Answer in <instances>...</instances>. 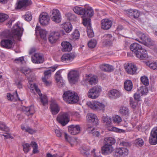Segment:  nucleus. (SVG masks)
<instances>
[{
  "instance_id": "obj_37",
  "label": "nucleus",
  "mask_w": 157,
  "mask_h": 157,
  "mask_svg": "<svg viewBox=\"0 0 157 157\" xmlns=\"http://www.w3.org/2000/svg\"><path fill=\"white\" fill-rule=\"evenodd\" d=\"M104 141L105 144L110 145L112 146V145L115 143L116 141L113 137H107L105 138Z\"/></svg>"
},
{
  "instance_id": "obj_57",
  "label": "nucleus",
  "mask_w": 157,
  "mask_h": 157,
  "mask_svg": "<svg viewBox=\"0 0 157 157\" xmlns=\"http://www.w3.org/2000/svg\"><path fill=\"white\" fill-rule=\"evenodd\" d=\"M22 73H23L26 76H28L27 75H30L31 74V70L29 69L24 68L22 70Z\"/></svg>"
},
{
  "instance_id": "obj_60",
  "label": "nucleus",
  "mask_w": 157,
  "mask_h": 157,
  "mask_svg": "<svg viewBox=\"0 0 157 157\" xmlns=\"http://www.w3.org/2000/svg\"><path fill=\"white\" fill-rule=\"evenodd\" d=\"M55 132L57 136L59 137H60L63 134L64 135V133H62L61 131L58 129H56L55 130Z\"/></svg>"
},
{
  "instance_id": "obj_64",
  "label": "nucleus",
  "mask_w": 157,
  "mask_h": 157,
  "mask_svg": "<svg viewBox=\"0 0 157 157\" xmlns=\"http://www.w3.org/2000/svg\"><path fill=\"white\" fill-rule=\"evenodd\" d=\"M24 60V58L23 57H19L18 58H16L15 59L14 61L17 63H19L21 62Z\"/></svg>"
},
{
  "instance_id": "obj_15",
  "label": "nucleus",
  "mask_w": 157,
  "mask_h": 157,
  "mask_svg": "<svg viewBox=\"0 0 157 157\" xmlns=\"http://www.w3.org/2000/svg\"><path fill=\"white\" fill-rule=\"evenodd\" d=\"M50 105L51 112L52 114L56 115L59 111L60 108L56 101L54 100L51 101Z\"/></svg>"
},
{
  "instance_id": "obj_41",
  "label": "nucleus",
  "mask_w": 157,
  "mask_h": 157,
  "mask_svg": "<svg viewBox=\"0 0 157 157\" xmlns=\"http://www.w3.org/2000/svg\"><path fill=\"white\" fill-rule=\"evenodd\" d=\"M0 130L5 132L6 133L9 131V128L6 125L5 123L1 122H0Z\"/></svg>"
},
{
  "instance_id": "obj_40",
  "label": "nucleus",
  "mask_w": 157,
  "mask_h": 157,
  "mask_svg": "<svg viewBox=\"0 0 157 157\" xmlns=\"http://www.w3.org/2000/svg\"><path fill=\"white\" fill-rule=\"evenodd\" d=\"M97 111H99L101 110L103 111L104 110L105 105L102 103L96 101Z\"/></svg>"
},
{
  "instance_id": "obj_31",
  "label": "nucleus",
  "mask_w": 157,
  "mask_h": 157,
  "mask_svg": "<svg viewBox=\"0 0 157 157\" xmlns=\"http://www.w3.org/2000/svg\"><path fill=\"white\" fill-rule=\"evenodd\" d=\"M128 15L129 16L135 18H138L140 15L139 11L136 10H130L128 13Z\"/></svg>"
},
{
  "instance_id": "obj_63",
  "label": "nucleus",
  "mask_w": 157,
  "mask_h": 157,
  "mask_svg": "<svg viewBox=\"0 0 157 157\" xmlns=\"http://www.w3.org/2000/svg\"><path fill=\"white\" fill-rule=\"evenodd\" d=\"M134 100L139 101L140 98V94L135 93L134 96Z\"/></svg>"
},
{
  "instance_id": "obj_3",
  "label": "nucleus",
  "mask_w": 157,
  "mask_h": 157,
  "mask_svg": "<svg viewBox=\"0 0 157 157\" xmlns=\"http://www.w3.org/2000/svg\"><path fill=\"white\" fill-rule=\"evenodd\" d=\"M130 48L134 52L136 56L140 59H145L148 58L147 52L139 44L133 43L131 45Z\"/></svg>"
},
{
  "instance_id": "obj_53",
  "label": "nucleus",
  "mask_w": 157,
  "mask_h": 157,
  "mask_svg": "<svg viewBox=\"0 0 157 157\" xmlns=\"http://www.w3.org/2000/svg\"><path fill=\"white\" fill-rule=\"evenodd\" d=\"M8 16L3 13H0V22H3L8 18Z\"/></svg>"
},
{
  "instance_id": "obj_34",
  "label": "nucleus",
  "mask_w": 157,
  "mask_h": 157,
  "mask_svg": "<svg viewBox=\"0 0 157 157\" xmlns=\"http://www.w3.org/2000/svg\"><path fill=\"white\" fill-rule=\"evenodd\" d=\"M40 97V101L43 105H45L48 104L47 98L45 95H43L40 91L38 93Z\"/></svg>"
},
{
  "instance_id": "obj_17",
  "label": "nucleus",
  "mask_w": 157,
  "mask_h": 157,
  "mask_svg": "<svg viewBox=\"0 0 157 157\" xmlns=\"http://www.w3.org/2000/svg\"><path fill=\"white\" fill-rule=\"evenodd\" d=\"M75 56L74 53H70L64 54L61 58L63 62L70 63L74 59Z\"/></svg>"
},
{
  "instance_id": "obj_4",
  "label": "nucleus",
  "mask_w": 157,
  "mask_h": 157,
  "mask_svg": "<svg viewBox=\"0 0 157 157\" xmlns=\"http://www.w3.org/2000/svg\"><path fill=\"white\" fill-rule=\"evenodd\" d=\"M63 100L70 104L77 102L79 97L76 93L70 90L65 92L63 95Z\"/></svg>"
},
{
  "instance_id": "obj_8",
  "label": "nucleus",
  "mask_w": 157,
  "mask_h": 157,
  "mask_svg": "<svg viewBox=\"0 0 157 157\" xmlns=\"http://www.w3.org/2000/svg\"><path fill=\"white\" fill-rule=\"evenodd\" d=\"M149 142L152 145H155L157 143V127H154L152 130L149 138Z\"/></svg>"
},
{
  "instance_id": "obj_59",
  "label": "nucleus",
  "mask_w": 157,
  "mask_h": 157,
  "mask_svg": "<svg viewBox=\"0 0 157 157\" xmlns=\"http://www.w3.org/2000/svg\"><path fill=\"white\" fill-rule=\"evenodd\" d=\"M47 78H42L43 82L44 83V84L47 86H50L51 84V82L47 80Z\"/></svg>"
},
{
  "instance_id": "obj_20",
  "label": "nucleus",
  "mask_w": 157,
  "mask_h": 157,
  "mask_svg": "<svg viewBox=\"0 0 157 157\" xmlns=\"http://www.w3.org/2000/svg\"><path fill=\"white\" fill-rule=\"evenodd\" d=\"M59 34L58 32H53L51 33L48 37L49 41L53 44L55 43L59 38Z\"/></svg>"
},
{
  "instance_id": "obj_36",
  "label": "nucleus",
  "mask_w": 157,
  "mask_h": 157,
  "mask_svg": "<svg viewBox=\"0 0 157 157\" xmlns=\"http://www.w3.org/2000/svg\"><path fill=\"white\" fill-rule=\"evenodd\" d=\"M105 38V44L106 45H110L112 44V40H113L112 36L110 34H106L104 36Z\"/></svg>"
},
{
  "instance_id": "obj_58",
  "label": "nucleus",
  "mask_w": 157,
  "mask_h": 157,
  "mask_svg": "<svg viewBox=\"0 0 157 157\" xmlns=\"http://www.w3.org/2000/svg\"><path fill=\"white\" fill-rule=\"evenodd\" d=\"M141 93L143 95H145L148 92V90L146 86L143 87L141 89Z\"/></svg>"
},
{
  "instance_id": "obj_42",
  "label": "nucleus",
  "mask_w": 157,
  "mask_h": 157,
  "mask_svg": "<svg viewBox=\"0 0 157 157\" xmlns=\"http://www.w3.org/2000/svg\"><path fill=\"white\" fill-rule=\"evenodd\" d=\"M68 19L70 21H75L76 20L77 17L75 15L70 13H68L66 15Z\"/></svg>"
},
{
  "instance_id": "obj_45",
  "label": "nucleus",
  "mask_w": 157,
  "mask_h": 157,
  "mask_svg": "<svg viewBox=\"0 0 157 157\" xmlns=\"http://www.w3.org/2000/svg\"><path fill=\"white\" fill-rule=\"evenodd\" d=\"M130 104L131 107L133 109H135L137 107L138 103L137 101L133 100L131 98L130 99Z\"/></svg>"
},
{
  "instance_id": "obj_27",
  "label": "nucleus",
  "mask_w": 157,
  "mask_h": 157,
  "mask_svg": "<svg viewBox=\"0 0 157 157\" xmlns=\"http://www.w3.org/2000/svg\"><path fill=\"white\" fill-rule=\"evenodd\" d=\"M85 81L86 83H89L91 85H95L98 81L97 77L94 76L86 78Z\"/></svg>"
},
{
  "instance_id": "obj_5",
  "label": "nucleus",
  "mask_w": 157,
  "mask_h": 157,
  "mask_svg": "<svg viewBox=\"0 0 157 157\" xmlns=\"http://www.w3.org/2000/svg\"><path fill=\"white\" fill-rule=\"evenodd\" d=\"M101 91V87L100 86H95L89 90L87 93L88 97L92 99H97L99 97Z\"/></svg>"
},
{
  "instance_id": "obj_2",
  "label": "nucleus",
  "mask_w": 157,
  "mask_h": 157,
  "mask_svg": "<svg viewBox=\"0 0 157 157\" xmlns=\"http://www.w3.org/2000/svg\"><path fill=\"white\" fill-rule=\"evenodd\" d=\"M74 12L78 15H82L83 18V24L85 26H87V33L89 37L94 36V33L91 29V19L86 17H91L94 14L93 10L91 8H84L78 6H75L73 9Z\"/></svg>"
},
{
  "instance_id": "obj_11",
  "label": "nucleus",
  "mask_w": 157,
  "mask_h": 157,
  "mask_svg": "<svg viewBox=\"0 0 157 157\" xmlns=\"http://www.w3.org/2000/svg\"><path fill=\"white\" fill-rule=\"evenodd\" d=\"M128 150L126 148L119 147L116 149L115 155L117 156L125 157L128 155Z\"/></svg>"
},
{
  "instance_id": "obj_7",
  "label": "nucleus",
  "mask_w": 157,
  "mask_h": 157,
  "mask_svg": "<svg viewBox=\"0 0 157 157\" xmlns=\"http://www.w3.org/2000/svg\"><path fill=\"white\" fill-rule=\"evenodd\" d=\"M51 17L52 20L57 23H59L61 21V15L59 11L56 9H53L51 12Z\"/></svg>"
},
{
  "instance_id": "obj_33",
  "label": "nucleus",
  "mask_w": 157,
  "mask_h": 157,
  "mask_svg": "<svg viewBox=\"0 0 157 157\" xmlns=\"http://www.w3.org/2000/svg\"><path fill=\"white\" fill-rule=\"evenodd\" d=\"M132 87V83L131 80H127L124 82V87L126 90L128 91H131Z\"/></svg>"
},
{
  "instance_id": "obj_26",
  "label": "nucleus",
  "mask_w": 157,
  "mask_h": 157,
  "mask_svg": "<svg viewBox=\"0 0 157 157\" xmlns=\"http://www.w3.org/2000/svg\"><path fill=\"white\" fill-rule=\"evenodd\" d=\"M137 35L140 38V40H139V42L146 45L147 44L146 42L147 37L144 34L140 32H138L137 33Z\"/></svg>"
},
{
  "instance_id": "obj_61",
  "label": "nucleus",
  "mask_w": 157,
  "mask_h": 157,
  "mask_svg": "<svg viewBox=\"0 0 157 157\" xmlns=\"http://www.w3.org/2000/svg\"><path fill=\"white\" fill-rule=\"evenodd\" d=\"M95 129L92 127L88 126L86 130L89 133H92L94 130Z\"/></svg>"
},
{
  "instance_id": "obj_13",
  "label": "nucleus",
  "mask_w": 157,
  "mask_h": 157,
  "mask_svg": "<svg viewBox=\"0 0 157 157\" xmlns=\"http://www.w3.org/2000/svg\"><path fill=\"white\" fill-rule=\"evenodd\" d=\"M32 60L34 63H42L44 60L43 56L40 53H36L32 57Z\"/></svg>"
},
{
  "instance_id": "obj_47",
  "label": "nucleus",
  "mask_w": 157,
  "mask_h": 157,
  "mask_svg": "<svg viewBox=\"0 0 157 157\" xmlns=\"http://www.w3.org/2000/svg\"><path fill=\"white\" fill-rule=\"evenodd\" d=\"M134 143L137 146L141 147L144 145V142L142 139L138 138L135 140Z\"/></svg>"
},
{
  "instance_id": "obj_48",
  "label": "nucleus",
  "mask_w": 157,
  "mask_h": 157,
  "mask_svg": "<svg viewBox=\"0 0 157 157\" xmlns=\"http://www.w3.org/2000/svg\"><path fill=\"white\" fill-rule=\"evenodd\" d=\"M97 43V41L96 40L94 39H92L88 43V47L90 48H93L95 46Z\"/></svg>"
},
{
  "instance_id": "obj_12",
  "label": "nucleus",
  "mask_w": 157,
  "mask_h": 157,
  "mask_svg": "<svg viewBox=\"0 0 157 157\" xmlns=\"http://www.w3.org/2000/svg\"><path fill=\"white\" fill-rule=\"evenodd\" d=\"M126 71L128 73L131 75L135 74L137 70V68L135 65L131 63L126 64L124 66Z\"/></svg>"
},
{
  "instance_id": "obj_25",
  "label": "nucleus",
  "mask_w": 157,
  "mask_h": 157,
  "mask_svg": "<svg viewBox=\"0 0 157 157\" xmlns=\"http://www.w3.org/2000/svg\"><path fill=\"white\" fill-rule=\"evenodd\" d=\"M55 78L57 81L59 86L61 87L63 85L64 83L62 80V77L60 75V71H57L55 75Z\"/></svg>"
},
{
  "instance_id": "obj_10",
  "label": "nucleus",
  "mask_w": 157,
  "mask_h": 157,
  "mask_svg": "<svg viewBox=\"0 0 157 157\" xmlns=\"http://www.w3.org/2000/svg\"><path fill=\"white\" fill-rule=\"evenodd\" d=\"M49 20V17L47 13H42L40 14L39 21L42 25H48Z\"/></svg>"
},
{
  "instance_id": "obj_30",
  "label": "nucleus",
  "mask_w": 157,
  "mask_h": 157,
  "mask_svg": "<svg viewBox=\"0 0 157 157\" xmlns=\"http://www.w3.org/2000/svg\"><path fill=\"white\" fill-rule=\"evenodd\" d=\"M57 67L54 66L53 67H51L50 69L45 71L44 72V76L42 78H48L51 76V72L54 71L57 68Z\"/></svg>"
},
{
  "instance_id": "obj_51",
  "label": "nucleus",
  "mask_w": 157,
  "mask_h": 157,
  "mask_svg": "<svg viewBox=\"0 0 157 157\" xmlns=\"http://www.w3.org/2000/svg\"><path fill=\"white\" fill-rule=\"evenodd\" d=\"M72 37L73 39H77L80 36L79 32L77 30H75L72 34Z\"/></svg>"
},
{
  "instance_id": "obj_29",
  "label": "nucleus",
  "mask_w": 157,
  "mask_h": 157,
  "mask_svg": "<svg viewBox=\"0 0 157 157\" xmlns=\"http://www.w3.org/2000/svg\"><path fill=\"white\" fill-rule=\"evenodd\" d=\"M119 112L121 114L127 117L129 115V110L128 108L122 106L121 107L119 110Z\"/></svg>"
},
{
  "instance_id": "obj_62",
  "label": "nucleus",
  "mask_w": 157,
  "mask_h": 157,
  "mask_svg": "<svg viewBox=\"0 0 157 157\" xmlns=\"http://www.w3.org/2000/svg\"><path fill=\"white\" fill-rule=\"evenodd\" d=\"M26 132L30 134H33L34 132V131L29 127H27Z\"/></svg>"
},
{
  "instance_id": "obj_14",
  "label": "nucleus",
  "mask_w": 157,
  "mask_h": 157,
  "mask_svg": "<svg viewBox=\"0 0 157 157\" xmlns=\"http://www.w3.org/2000/svg\"><path fill=\"white\" fill-rule=\"evenodd\" d=\"M69 132L72 135L78 134L80 130V127L78 125H71L68 127Z\"/></svg>"
},
{
  "instance_id": "obj_54",
  "label": "nucleus",
  "mask_w": 157,
  "mask_h": 157,
  "mask_svg": "<svg viewBox=\"0 0 157 157\" xmlns=\"http://www.w3.org/2000/svg\"><path fill=\"white\" fill-rule=\"evenodd\" d=\"M32 17L31 13L29 12H27L25 16V19L27 21H31L32 19Z\"/></svg>"
},
{
  "instance_id": "obj_46",
  "label": "nucleus",
  "mask_w": 157,
  "mask_h": 157,
  "mask_svg": "<svg viewBox=\"0 0 157 157\" xmlns=\"http://www.w3.org/2000/svg\"><path fill=\"white\" fill-rule=\"evenodd\" d=\"M113 122L115 124H118L122 121V119L121 117L118 116L116 115L113 116L112 117Z\"/></svg>"
},
{
  "instance_id": "obj_21",
  "label": "nucleus",
  "mask_w": 157,
  "mask_h": 157,
  "mask_svg": "<svg viewBox=\"0 0 157 157\" xmlns=\"http://www.w3.org/2000/svg\"><path fill=\"white\" fill-rule=\"evenodd\" d=\"M102 154L106 155L110 153L113 151L112 147L109 145L105 144L101 149Z\"/></svg>"
},
{
  "instance_id": "obj_23",
  "label": "nucleus",
  "mask_w": 157,
  "mask_h": 157,
  "mask_svg": "<svg viewBox=\"0 0 157 157\" xmlns=\"http://www.w3.org/2000/svg\"><path fill=\"white\" fill-rule=\"evenodd\" d=\"M25 114L28 116L33 115L34 113V108L33 106L29 107L24 106L22 108Z\"/></svg>"
},
{
  "instance_id": "obj_16",
  "label": "nucleus",
  "mask_w": 157,
  "mask_h": 157,
  "mask_svg": "<svg viewBox=\"0 0 157 157\" xmlns=\"http://www.w3.org/2000/svg\"><path fill=\"white\" fill-rule=\"evenodd\" d=\"M112 25V22L111 21L108 19H102L101 21V27L103 29H109Z\"/></svg>"
},
{
  "instance_id": "obj_18",
  "label": "nucleus",
  "mask_w": 157,
  "mask_h": 157,
  "mask_svg": "<svg viewBox=\"0 0 157 157\" xmlns=\"http://www.w3.org/2000/svg\"><path fill=\"white\" fill-rule=\"evenodd\" d=\"M87 120L89 122H92L95 125H98L99 124V121L96 115L92 113H88L87 116Z\"/></svg>"
},
{
  "instance_id": "obj_44",
  "label": "nucleus",
  "mask_w": 157,
  "mask_h": 157,
  "mask_svg": "<svg viewBox=\"0 0 157 157\" xmlns=\"http://www.w3.org/2000/svg\"><path fill=\"white\" fill-rule=\"evenodd\" d=\"M102 121L104 123H106L107 125H109L111 123V119L107 116H103L102 117Z\"/></svg>"
},
{
  "instance_id": "obj_1",
  "label": "nucleus",
  "mask_w": 157,
  "mask_h": 157,
  "mask_svg": "<svg viewBox=\"0 0 157 157\" xmlns=\"http://www.w3.org/2000/svg\"><path fill=\"white\" fill-rule=\"evenodd\" d=\"M22 33L21 29L18 26V23H17L13 26L11 31H7L4 32V35L7 39L1 41V46L8 49L11 48L15 40H20Z\"/></svg>"
},
{
  "instance_id": "obj_19",
  "label": "nucleus",
  "mask_w": 157,
  "mask_h": 157,
  "mask_svg": "<svg viewBox=\"0 0 157 157\" xmlns=\"http://www.w3.org/2000/svg\"><path fill=\"white\" fill-rule=\"evenodd\" d=\"M109 97L114 99L119 98L122 95L121 93L117 90L113 89L110 90L108 93Z\"/></svg>"
},
{
  "instance_id": "obj_43",
  "label": "nucleus",
  "mask_w": 157,
  "mask_h": 157,
  "mask_svg": "<svg viewBox=\"0 0 157 157\" xmlns=\"http://www.w3.org/2000/svg\"><path fill=\"white\" fill-rule=\"evenodd\" d=\"M39 33L40 37L44 40H46V35L47 32L43 29H40L39 30Z\"/></svg>"
},
{
  "instance_id": "obj_24",
  "label": "nucleus",
  "mask_w": 157,
  "mask_h": 157,
  "mask_svg": "<svg viewBox=\"0 0 157 157\" xmlns=\"http://www.w3.org/2000/svg\"><path fill=\"white\" fill-rule=\"evenodd\" d=\"M100 67L102 71L106 72L111 71L114 69V68L112 66L108 64L101 65L100 66Z\"/></svg>"
},
{
  "instance_id": "obj_9",
  "label": "nucleus",
  "mask_w": 157,
  "mask_h": 157,
  "mask_svg": "<svg viewBox=\"0 0 157 157\" xmlns=\"http://www.w3.org/2000/svg\"><path fill=\"white\" fill-rule=\"evenodd\" d=\"M78 73L77 71H71L68 73V80L71 83H75V82L78 81Z\"/></svg>"
},
{
  "instance_id": "obj_35",
  "label": "nucleus",
  "mask_w": 157,
  "mask_h": 157,
  "mask_svg": "<svg viewBox=\"0 0 157 157\" xmlns=\"http://www.w3.org/2000/svg\"><path fill=\"white\" fill-rule=\"evenodd\" d=\"M64 136L66 140L70 144L71 146H72L74 144L77 142V140L74 138H73L71 140H69L68 139H70V136L67 135L66 133H64Z\"/></svg>"
},
{
  "instance_id": "obj_49",
  "label": "nucleus",
  "mask_w": 157,
  "mask_h": 157,
  "mask_svg": "<svg viewBox=\"0 0 157 157\" xmlns=\"http://www.w3.org/2000/svg\"><path fill=\"white\" fill-rule=\"evenodd\" d=\"M31 144L33 148V153L35 154L38 152V146L36 143L32 141L31 143Z\"/></svg>"
},
{
  "instance_id": "obj_55",
  "label": "nucleus",
  "mask_w": 157,
  "mask_h": 157,
  "mask_svg": "<svg viewBox=\"0 0 157 157\" xmlns=\"http://www.w3.org/2000/svg\"><path fill=\"white\" fill-rule=\"evenodd\" d=\"M29 87L30 88H33V89H35V90L38 93L40 91V89H38L37 86L35 84L29 83V85H28Z\"/></svg>"
},
{
  "instance_id": "obj_52",
  "label": "nucleus",
  "mask_w": 157,
  "mask_h": 157,
  "mask_svg": "<svg viewBox=\"0 0 157 157\" xmlns=\"http://www.w3.org/2000/svg\"><path fill=\"white\" fill-rule=\"evenodd\" d=\"M23 149L25 153H27L30 150V145L26 143L23 145Z\"/></svg>"
},
{
  "instance_id": "obj_6",
  "label": "nucleus",
  "mask_w": 157,
  "mask_h": 157,
  "mask_svg": "<svg viewBox=\"0 0 157 157\" xmlns=\"http://www.w3.org/2000/svg\"><path fill=\"white\" fill-rule=\"evenodd\" d=\"M70 112L60 113L57 117V121L63 126L66 125L70 121Z\"/></svg>"
},
{
  "instance_id": "obj_39",
  "label": "nucleus",
  "mask_w": 157,
  "mask_h": 157,
  "mask_svg": "<svg viewBox=\"0 0 157 157\" xmlns=\"http://www.w3.org/2000/svg\"><path fill=\"white\" fill-rule=\"evenodd\" d=\"M15 96H16L19 99L18 95L17 93V90L15 91V94H14L13 95H12L10 93H7V99L9 101H12L14 100Z\"/></svg>"
},
{
  "instance_id": "obj_38",
  "label": "nucleus",
  "mask_w": 157,
  "mask_h": 157,
  "mask_svg": "<svg viewBox=\"0 0 157 157\" xmlns=\"http://www.w3.org/2000/svg\"><path fill=\"white\" fill-rule=\"evenodd\" d=\"M86 104L91 109L97 111L96 101H88Z\"/></svg>"
},
{
  "instance_id": "obj_32",
  "label": "nucleus",
  "mask_w": 157,
  "mask_h": 157,
  "mask_svg": "<svg viewBox=\"0 0 157 157\" xmlns=\"http://www.w3.org/2000/svg\"><path fill=\"white\" fill-rule=\"evenodd\" d=\"M62 28L67 33H69L72 30V26L70 22H65L63 24Z\"/></svg>"
},
{
  "instance_id": "obj_28",
  "label": "nucleus",
  "mask_w": 157,
  "mask_h": 157,
  "mask_svg": "<svg viewBox=\"0 0 157 157\" xmlns=\"http://www.w3.org/2000/svg\"><path fill=\"white\" fill-rule=\"evenodd\" d=\"M29 0H19L17 7L18 9L25 7L29 5Z\"/></svg>"
},
{
  "instance_id": "obj_22",
  "label": "nucleus",
  "mask_w": 157,
  "mask_h": 157,
  "mask_svg": "<svg viewBox=\"0 0 157 157\" xmlns=\"http://www.w3.org/2000/svg\"><path fill=\"white\" fill-rule=\"evenodd\" d=\"M61 45L62 47V50L63 52H69L72 49L71 44L68 42L67 41L63 42L61 44Z\"/></svg>"
},
{
  "instance_id": "obj_50",
  "label": "nucleus",
  "mask_w": 157,
  "mask_h": 157,
  "mask_svg": "<svg viewBox=\"0 0 157 157\" xmlns=\"http://www.w3.org/2000/svg\"><path fill=\"white\" fill-rule=\"evenodd\" d=\"M141 81L144 85L147 86L149 84L148 79L146 76H142L141 78Z\"/></svg>"
},
{
  "instance_id": "obj_56",
  "label": "nucleus",
  "mask_w": 157,
  "mask_h": 157,
  "mask_svg": "<svg viewBox=\"0 0 157 157\" xmlns=\"http://www.w3.org/2000/svg\"><path fill=\"white\" fill-rule=\"evenodd\" d=\"M149 67L153 70H157V64L156 63H152L149 64Z\"/></svg>"
}]
</instances>
